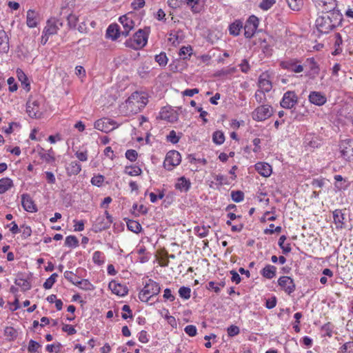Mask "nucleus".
I'll use <instances>...</instances> for the list:
<instances>
[{
  "label": "nucleus",
  "instance_id": "f257e3e1",
  "mask_svg": "<svg viewBox=\"0 0 353 353\" xmlns=\"http://www.w3.org/2000/svg\"><path fill=\"white\" fill-rule=\"evenodd\" d=\"M343 17L340 12H325L316 20V26L321 33L327 34L341 25Z\"/></svg>",
  "mask_w": 353,
  "mask_h": 353
},
{
  "label": "nucleus",
  "instance_id": "f03ea898",
  "mask_svg": "<svg viewBox=\"0 0 353 353\" xmlns=\"http://www.w3.org/2000/svg\"><path fill=\"white\" fill-rule=\"evenodd\" d=\"M148 99L145 94L134 92L125 101V107L129 114H137L148 103Z\"/></svg>",
  "mask_w": 353,
  "mask_h": 353
},
{
  "label": "nucleus",
  "instance_id": "7ed1b4c3",
  "mask_svg": "<svg viewBox=\"0 0 353 353\" xmlns=\"http://www.w3.org/2000/svg\"><path fill=\"white\" fill-rule=\"evenodd\" d=\"M150 32V27L139 29L134 33L132 38H130L125 41V46L134 50L143 48L147 44Z\"/></svg>",
  "mask_w": 353,
  "mask_h": 353
},
{
  "label": "nucleus",
  "instance_id": "20e7f679",
  "mask_svg": "<svg viewBox=\"0 0 353 353\" xmlns=\"http://www.w3.org/2000/svg\"><path fill=\"white\" fill-rule=\"evenodd\" d=\"M160 290L161 288L159 283L152 279H149L143 290L139 292V298L143 302H148L150 299L157 295Z\"/></svg>",
  "mask_w": 353,
  "mask_h": 353
},
{
  "label": "nucleus",
  "instance_id": "39448f33",
  "mask_svg": "<svg viewBox=\"0 0 353 353\" xmlns=\"http://www.w3.org/2000/svg\"><path fill=\"white\" fill-rule=\"evenodd\" d=\"M43 100L41 99H30L26 103V112L31 118H39L42 115Z\"/></svg>",
  "mask_w": 353,
  "mask_h": 353
},
{
  "label": "nucleus",
  "instance_id": "423d86ee",
  "mask_svg": "<svg viewBox=\"0 0 353 353\" xmlns=\"http://www.w3.org/2000/svg\"><path fill=\"white\" fill-rule=\"evenodd\" d=\"M272 113V108L270 105H262L252 112V117L254 121H263L270 117Z\"/></svg>",
  "mask_w": 353,
  "mask_h": 353
},
{
  "label": "nucleus",
  "instance_id": "0eeeda50",
  "mask_svg": "<svg viewBox=\"0 0 353 353\" xmlns=\"http://www.w3.org/2000/svg\"><path fill=\"white\" fill-rule=\"evenodd\" d=\"M181 161L180 153L176 150L169 151L163 162V166L168 170H172L175 166L178 165Z\"/></svg>",
  "mask_w": 353,
  "mask_h": 353
},
{
  "label": "nucleus",
  "instance_id": "6e6552de",
  "mask_svg": "<svg viewBox=\"0 0 353 353\" xmlns=\"http://www.w3.org/2000/svg\"><path fill=\"white\" fill-rule=\"evenodd\" d=\"M94 127L98 130L108 133L114 130L117 125H116L114 121L107 118H102L94 122Z\"/></svg>",
  "mask_w": 353,
  "mask_h": 353
},
{
  "label": "nucleus",
  "instance_id": "1a4fd4ad",
  "mask_svg": "<svg viewBox=\"0 0 353 353\" xmlns=\"http://www.w3.org/2000/svg\"><path fill=\"white\" fill-rule=\"evenodd\" d=\"M342 156L347 161L353 162V140H342L339 145Z\"/></svg>",
  "mask_w": 353,
  "mask_h": 353
},
{
  "label": "nucleus",
  "instance_id": "9d476101",
  "mask_svg": "<svg viewBox=\"0 0 353 353\" xmlns=\"http://www.w3.org/2000/svg\"><path fill=\"white\" fill-rule=\"evenodd\" d=\"M259 26V19L252 15L248 18L244 26V35L246 38H251L254 34Z\"/></svg>",
  "mask_w": 353,
  "mask_h": 353
},
{
  "label": "nucleus",
  "instance_id": "9b49d317",
  "mask_svg": "<svg viewBox=\"0 0 353 353\" xmlns=\"http://www.w3.org/2000/svg\"><path fill=\"white\" fill-rule=\"evenodd\" d=\"M298 102V97L294 91L286 92L281 101V105L283 108L291 109Z\"/></svg>",
  "mask_w": 353,
  "mask_h": 353
},
{
  "label": "nucleus",
  "instance_id": "f8f14e48",
  "mask_svg": "<svg viewBox=\"0 0 353 353\" xmlns=\"http://www.w3.org/2000/svg\"><path fill=\"white\" fill-rule=\"evenodd\" d=\"M278 283L281 288L288 294H290L295 290V284L293 279L290 276H281L278 280Z\"/></svg>",
  "mask_w": 353,
  "mask_h": 353
},
{
  "label": "nucleus",
  "instance_id": "ddd939ff",
  "mask_svg": "<svg viewBox=\"0 0 353 353\" xmlns=\"http://www.w3.org/2000/svg\"><path fill=\"white\" fill-rule=\"evenodd\" d=\"M119 21L123 26L121 35L127 37L130 30H132L134 27V21L128 14L120 17Z\"/></svg>",
  "mask_w": 353,
  "mask_h": 353
},
{
  "label": "nucleus",
  "instance_id": "4468645a",
  "mask_svg": "<svg viewBox=\"0 0 353 353\" xmlns=\"http://www.w3.org/2000/svg\"><path fill=\"white\" fill-rule=\"evenodd\" d=\"M112 223V219L105 218V216H99L95 221L93 227L96 232L109 228Z\"/></svg>",
  "mask_w": 353,
  "mask_h": 353
},
{
  "label": "nucleus",
  "instance_id": "2eb2a0df",
  "mask_svg": "<svg viewBox=\"0 0 353 353\" xmlns=\"http://www.w3.org/2000/svg\"><path fill=\"white\" fill-rule=\"evenodd\" d=\"M309 101L318 106H321L327 102L326 96L321 92L312 91L308 96Z\"/></svg>",
  "mask_w": 353,
  "mask_h": 353
},
{
  "label": "nucleus",
  "instance_id": "dca6fc26",
  "mask_svg": "<svg viewBox=\"0 0 353 353\" xmlns=\"http://www.w3.org/2000/svg\"><path fill=\"white\" fill-rule=\"evenodd\" d=\"M319 6L321 7L322 14L325 12H340L336 8V0H321Z\"/></svg>",
  "mask_w": 353,
  "mask_h": 353
},
{
  "label": "nucleus",
  "instance_id": "f3484780",
  "mask_svg": "<svg viewBox=\"0 0 353 353\" xmlns=\"http://www.w3.org/2000/svg\"><path fill=\"white\" fill-rule=\"evenodd\" d=\"M259 90L268 92L272 88V83L270 80V76L267 72L262 73L259 78Z\"/></svg>",
  "mask_w": 353,
  "mask_h": 353
},
{
  "label": "nucleus",
  "instance_id": "a211bd4d",
  "mask_svg": "<svg viewBox=\"0 0 353 353\" xmlns=\"http://www.w3.org/2000/svg\"><path fill=\"white\" fill-rule=\"evenodd\" d=\"M121 35V30L117 23L110 24L106 30V37L112 41L117 40Z\"/></svg>",
  "mask_w": 353,
  "mask_h": 353
},
{
  "label": "nucleus",
  "instance_id": "6ab92c4d",
  "mask_svg": "<svg viewBox=\"0 0 353 353\" xmlns=\"http://www.w3.org/2000/svg\"><path fill=\"white\" fill-rule=\"evenodd\" d=\"M21 205L23 209L29 212H35L37 211L36 205L31 197L28 194H23L21 196Z\"/></svg>",
  "mask_w": 353,
  "mask_h": 353
},
{
  "label": "nucleus",
  "instance_id": "aec40b11",
  "mask_svg": "<svg viewBox=\"0 0 353 353\" xmlns=\"http://www.w3.org/2000/svg\"><path fill=\"white\" fill-rule=\"evenodd\" d=\"M109 288L112 293L120 296H125L128 293V288L125 285L117 283L114 281L110 282Z\"/></svg>",
  "mask_w": 353,
  "mask_h": 353
},
{
  "label": "nucleus",
  "instance_id": "412c9836",
  "mask_svg": "<svg viewBox=\"0 0 353 353\" xmlns=\"http://www.w3.org/2000/svg\"><path fill=\"white\" fill-rule=\"evenodd\" d=\"M281 66L284 69L288 70L296 73L301 72L303 70V65L300 64L298 65L297 61L294 60L283 61L281 63Z\"/></svg>",
  "mask_w": 353,
  "mask_h": 353
},
{
  "label": "nucleus",
  "instance_id": "4be33fe9",
  "mask_svg": "<svg viewBox=\"0 0 353 353\" xmlns=\"http://www.w3.org/2000/svg\"><path fill=\"white\" fill-rule=\"evenodd\" d=\"M184 39L182 30H172L169 34L168 41L174 46L179 45Z\"/></svg>",
  "mask_w": 353,
  "mask_h": 353
},
{
  "label": "nucleus",
  "instance_id": "5701e85b",
  "mask_svg": "<svg viewBox=\"0 0 353 353\" xmlns=\"http://www.w3.org/2000/svg\"><path fill=\"white\" fill-rule=\"evenodd\" d=\"M255 169L259 172V174L264 177L270 176L272 173V167L267 163L259 162L256 163Z\"/></svg>",
  "mask_w": 353,
  "mask_h": 353
},
{
  "label": "nucleus",
  "instance_id": "b1692460",
  "mask_svg": "<svg viewBox=\"0 0 353 353\" xmlns=\"http://www.w3.org/2000/svg\"><path fill=\"white\" fill-rule=\"evenodd\" d=\"M58 30L59 26H57V22H54V19H49L47 22V26L45 27L43 31L44 36L42 37V39L47 36L56 34Z\"/></svg>",
  "mask_w": 353,
  "mask_h": 353
},
{
  "label": "nucleus",
  "instance_id": "393cba45",
  "mask_svg": "<svg viewBox=\"0 0 353 353\" xmlns=\"http://www.w3.org/2000/svg\"><path fill=\"white\" fill-rule=\"evenodd\" d=\"M39 21V15L33 10H29L27 12V26L29 28H34Z\"/></svg>",
  "mask_w": 353,
  "mask_h": 353
},
{
  "label": "nucleus",
  "instance_id": "a878e982",
  "mask_svg": "<svg viewBox=\"0 0 353 353\" xmlns=\"http://www.w3.org/2000/svg\"><path fill=\"white\" fill-rule=\"evenodd\" d=\"M176 190L181 192H188L191 187V183L189 179L185 176L179 177L174 185Z\"/></svg>",
  "mask_w": 353,
  "mask_h": 353
},
{
  "label": "nucleus",
  "instance_id": "bb28decb",
  "mask_svg": "<svg viewBox=\"0 0 353 353\" xmlns=\"http://www.w3.org/2000/svg\"><path fill=\"white\" fill-rule=\"evenodd\" d=\"M276 272V268L272 265H267L261 271V274L263 277L271 279L275 276Z\"/></svg>",
  "mask_w": 353,
  "mask_h": 353
},
{
  "label": "nucleus",
  "instance_id": "cd10ccee",
  "mask_svg": "<svg viewBox=\"0 0 353 353\" xmlns=\"http://www.w3.org/2000/svg\"><path fill=\"white\" fill-rule=\"evenodd\" d=\"M306 63L310 68V74L314 78L319 73V68L314 58H310L306 60Z\"/></svg>",
  "mask_w": 353,
  "mask_h": 353
},
{
  "label": "nucleus",
  "instance_id": "c85d7f7f",
  "mask_svg": "<svg viewBox=\"0 0 353 353\" xmlns=\"http://www.w3.org/2000/svg\"><path fill=\"white\" fill-rule=\"evenodd\" d=\"M67 172L69 175H77L81 170V165L77 161H72L66 168Z\"/></svg>",
  "mask_w": 353,
  "mask_h": 353
},
{
  "label": "nucleus",
  "instance_id": "c756f323",
  "mask_svg": "<svg viewBox=\"0 0 353 353\" xmlns=\"http://www.w3.org/2000/svg\"><path fill=\"white\" fill-rule=\"evenodd\" d=\"M243 27V23L239 20H236L234 22L230 25V34L234 36H238Z\"/></svg>",
  "mask_w": 353,
  "mask_h": 353
},
{
  "label": "nucleus",
  "instance_id": "7c9ffc66",
  "mask_svg": "<svg viewBox=\"0 0 353 353\" xmlns=\"http://www.w3.org/2000/svg\"><path fill=\"white\" fill-rule=\"evenodd\" d=\"M13 186L12 181L9 178L0 179V194L5 193Z\"/></svg>",
  "mask_w": 353,
  "mask_h": 353
},
{
  "label": "nucleus",
  "instance_id": "2f4dec72",
  "mask_svg": "<svg viewBox=\"0 0 353 353\" xmlns=\"http://www.w3.org/2000/svg\"><path fill=\"white\" fill-rule=\"evenodd\" d=\"M210 228V225L196 226L194 231L199 237L204 238L208 236Z\"/></svg>",
  "mask_w": 353,
  "mask_h": 353
},
{
  "label": "nucleus",
  "instance_id": "473e14b6",
  "mask_svg": "<svg viewBox=\"0 0 353 353\" xmlns=\"http://www.w3.org/2000/svg\"><path fill=\"white\" fill-rule=\"evenodd\" d=\"M127 226L128 230L134 233H139L142 229L140 223L138 221L134 220H130L128 222H127Z\"/></svg>",
  "mask_w": 353,
  "mask_h": 353
},
{
  "label": "nucleus",
  "instance_id": "72a5a7b5",
  "mask_svg": "<svg viewBox=\"0 0 353 353\" xmlns=\"http://www.w3.org/2000/svg\"><path fill=\"white\" fill-rule=\"evenodd\" d=\"M125 173L130 176H139L142 173L141 169L138 166H126Z\"/></svg>",
  "mask_w": 353,
  "mask_h": 353
},
{
  "label": "nucleus",
  "instance_id": "f704fd0d",
  "mask_svg": "<svg viewBox=\"0 0 353 353\" xmlns=\"http://www.w3.org/2000/svg\"><path fill=\"white\" fill-rule=\"evenodd\" d=\"M290 8L294 11L299 10L303 4V0H286Z\"/></svg>",
  "mask_w": 353,
  "mask_h": 353
},
{
  "label": "nucleus",
  "instance_id": "c9c22d12",
  "mask_svg": "<svg viewBox=\"0 0 353 353\" xmlns=\"http://www.w3.org/2000/svg\"><path fill=\"white\" fill-rule=\"evenodd\" d=\"M212 140L214 143L221 145L225 141V136L221 131H216L212 134Z\"/></svg>",
  "mask_w": 353,
  "mask_h": 353
},
{
  "label": "nucleus",
  "instance_id": "e433bc0d",
  "mask_svg": "<svg viewBox=\"0 0 353 353\" xmlns=\"http://www.w3.org/2000/svg\"><path fill=\"white\" fill-rule=\"evenodd\" d=\"M187 4L191 7L193 12L198 13L202 9V6L199 3V0H187Z\"/></svg>",
  "mask_w": 353,
  "mask_h": 353
},
{
  "label": "nucleus",
  "instance_id": "4c0bfd02",
  "mask_svg": "<svg viewBox=\"0 0 353 353\" xmlns=\"http://www.w3.org/2000/svg\"><path fill=\"white\" fill-rule=\"evenodd\" d=\"M285 240L286 236L285 235H282L281 236H280L279 239V245L281 248L284 254H288L291 251V247L290 244L289 243L285 245L284 242Z\"/></svg>",
  "mask_w": 353,
  "mask_h": 353
},
{
  "label": "nucleus",
  "instance_id": "58836bf2",
  "mask_svg": "<svg viewBox=\"0 0 353 353\" xmlns=\"http://www.w3.org/2000/svg\"><path fill=\"white\" fill-rule=\"evenodd\" d=\"M57 277L58 274L57 273H53L48 279L46 280L43 283V288L46 290L52 288L54 283L56 282Z\"/></svg>",
  "mask_w": 353,
  "mask_h": 353
},
{
  "label": "nucleus",
  "instance_id": "ea45409f",
  "mask_svg": "<svg viewBox=\"0 0 353 353\" xmlns=\"http://www.w3.org/2000/svg\"><path fill=\"white\" fill-rule=\"evenodd\" d=\"M333 218L334 223L336 224H341V228L342 227V225L343 223L344 216L343 214L342 213L341 210H336L333 212Z\"/></svg>",
  "mask_w": 353,
  "mask_h": 353
},
{
  "label": "nucleus",
  "instance_id": "a19ab883",
  "mask_svg": "<svg viewBox=\"0 0 353 353\" xmlns=\"http://www.w3.org/2000/svg\"><path fill=\"white\" fill-rule=\"evenodd\" d=\"M64 277L70 283L75 285L79 283V277L71 271H65L64 272Z\"/></svg>",
  "mask_w": 353,
  "mask_h": 353
},
{
  "label": "nucleus",
  "instance_id": "79ce46f5",
  "mask_svg": "<svg viewBox=\"0 0 353 353\" xmlns=\"http://www.w3.org/2000/svg\"><path fill=\"white\" fill-rule=\"evenodd\" d=\"M93 262L97 265H101L104 263V255L100 251H96L92 256Z\"/></svg>",
  "mask_w": 353,
  "mask_h": 353
},
{
  "label": "nucleus",
  "instance_id": "37998d69",
  "mask_svg": "<svg viewBox=\"0 0 353 353\" xmlns=\"http://www.w3.org/2000/svg\"><path fill=\"white\" fill-rule=\"evenodd\" d=\"M179 296L184 299H189L191 296V289L188 287H181L179 290Z\"/></svg>",
  "mask_w": 353,
  "mask_h": 353
},
{
  "label": "nucleus",
  "instance_id": "c03bdc74",
  "mask_svg": "<svg viewBox=\"0 0 353 353\" xmlns=\"http://www.w3.org/2000/svg\"><path fill=\"white\" fill-rule=\"evenodd\" d=\"M14 283L21 287L23 291L30 290L31 287L30 283L23 279H16Z\"/></svg>",
  "mask_w": 353,
  "mask_h": 353
},
{
  "label": "nucleus",
  "instance_id": "a18cd8bd",
  "mask_svg": "<svg viewBox=\"0 0 353 353\" xmlns=\"http://www.w3.org/2000/svg\"><path fill=\"white\" fill-rule=\"evenodd\" d=\"M65 244L68 247L75 248L79 245V241L74 236H68L65 238Z\"/></svg>",
  "mask_w": 353,
  "mask_h": 353
},
{
  "label": "nucleus",
  "instance_id": "49530a36",
  "mask_svg": "<svg viewBox=\"0 0 353 353\" xmlns=\"http://www.w3.org/2000/svg\"><path fill=\"white\" fill-rule=\"evenodd\" d=\"M232 199L236 203L241 202L244 199V193L241 190L232 191L231 192Z\"/></svg>",
  "mask_w": 353,
  "mask_h": 353
},
{
  "label": "nucleus",
  "instance_id": "de8ad7c7",
  "mask_svg": "<svg viewBox=\"0 0 353 353\" xmlns=\"http://www.w3.org/2000/svg\"><path fill=\"white\" fill-rule=\"evenodd\" d=\"M78 20V17L72 13L70 14L67 17L68 24L71 28H76Z\"/></svg>",
  "mask_w": 353,
  "mask_h": 353
},
{
  "label": "nucleus",
  "instance_id": "09e8293b",
  "mask_svg": "<svg viewBox=\"0 0 353 353\" xmlns=\"http://www.w3.org/2000/svg\"><path fill=\"white\" fill-rule=\"evenodd\" d=\"M276 0H262L259 3V8L263 10H269L274 3Z\"/></svg>",
  "mask_w": 353,
  "mask_h": 353
},
{
  "label": "nucleus",
  "instance_id": "8fccbe9b",
  "mask_svg": "<svg viewBox=\"0 0 353 353\" xmlns=\"http://www.w3.org/2000/svg\"><path fill=\"white\" fill-rule=\"evenodd\" d=\"M155 61L161 66H165L168 63V58L164 52L155 56Z\"/></svg>",
  "mask_w": 353,
  "mask_h": 353
},
{
  "label": "nucleus",
  "instance_id": "3c124183",
  "mask_svg": "<svg viewBox=\"0 0 353 353\" xmlns=\"http://www.w3.org/2000/svg\"><path fill=\"white\" fill-rule=\"evenodd\" d=\"M192 49L191 46H183L180 49L179 55L183 59L188 58V56H190L192 54Z\"/></svg>",
  "mask_w": 353,
  "mask_h": 353
},
{
  "label": "nucleus",
  "instance_id": "603ef678",
  "mask_svg": "<svg viewBox=\"0 0 353 353\" xmlns=\"http://www.w3.org/2000/svg\"><path fill=\"white\" fill-rule=\"evenodd\" d=\"M40 157L45 161L50 163L54 161V157L49 152H46L43 149L39 152Z\"/></svg>",
  "mask_w": 353,
  "mask_h": 353
},
{
  "label": "nucleus",
  "instance_id": "864d4df0",
  "mask_svg": "<svg viewBox=\"0 0 353 353\" xmlns=\"http://www.w3.org/2000/svg\"><path fill=\"white\" fill-rule=\"evenodd\" d=\"M104 181V176L101 174L94 176L91 179V183L93 185L101 187Z\"/></svg>",
  "mask_w": 353,
  "mask_h": 353
},
{
  "label": "nucleus",
  "instance_id": "5fc2aeb1",
  "mask_svg": "<svg viewBox=\"0 0 353 353\" xmlns=\"http://www.w3.org/2000/svg\"><path fill=\"white\" fill-rule=\"evenodd\" d=\"M265 91L261 90H258L255 92L254 97H255L257 103H263L265 102L266 97H265Z\"/></svg>",
  "mask_w": 353,
  "mask_h": 353
},
{
  "label": "nucleus",
  "instance_id": "6e6d98bb",
  "mask_svg": "<svg viewBox=\"0 0 353 353\" xmlns=\"http://www.w3.org/2000/svg\"><path fill=\"white\" fill-rule=\"evenodd\" d=\"M236 72V68L234 67H232L227 69H222L221 70H219L216 73V76L217 77H221V76H226L228 74H233Z\"/></svg>",
  "mask_w": 353,
  "mask_h": 353
},
{
  "label": "nucleus",
  "instance_id": "4d7b16f0",
  "mask_svg": "<svg viewBox=\"0 0 353 353\" xmlns=\"http://www.w3.org/2000/svg\"><path fill=\"white\" fill-rule=\"evenodd\" d=\"M41 347L40 344L34 340H30L28 347V350L30 353H35Z\"/></svg>",
  "mask_w": 353,
  "mask_h": 353
},
{
  "label": "nucleus",
  "instance_id": "13d9d810",
  "mask_svg": "<svg viewBox=\"0 0 353 353\" xmlns=\"http://www.w3.org/2000/svg\"><path fill=\"white\" fill-rule=\"evenodd\" d=\"M138 153L134 150H128L125 152V157L132 162L137 160Z\"/></svg>",
  "mask_w": 353,
  "mask_h": 353
},
{
  "label": "nucleus",
  "instance_id": "bf43d9fd",
  "mask_svg": "<svg viewBox=\"0 0 353 353\" xmlns=\"http://www.w3.org/2000/svg\"><path fill=\"white\" fill-rule=\"evenodd\" d=\"M77 286H79L83 290H90L91 283L87 279H79V283L76 284Z\"/></svg>",
  "mask_w": 353,
  "mask_h": 353
},
{
  "label": "nucleus",
  "instance_id": "052dcab7",
  "mask_svg": "<svg viewBox=\"0 0 353 353\" xmlns=\"http://www.w3.org/2000/svg\"><path fill=\"white\" fill-rule=\"evenodd\" d=\"M343 40L341 34L339 33L335 34V42L334 46L336 47L335 52L336 54L339 53V51H341V49L339 48L340 46L342 44Z\"/></svg>",
  "mask_w": 353,
  "mask_h": 353
},
{
  "label": "nucleus",
  "instance_id": "680f3d73",
  "mask_svg": "<svg viewBox=\"0 0 353 353\" xmlns=\"http://www.w3.org/2000/svg\"><path fill=\"white\" fill-rule=\"evenodd\" d=\"M122 310L125 312V313H123L121 315L123 319H127L129 317H132V310L128 305H124L122 307Z\"/></svg>",
  "mask_w": 353,
  "mask_h": 353
},
{
  "label": "nucleus",
  "instance_id": "e2e57ef3",
  "mask_svg": "<svg viewBox=\"0 0 353 353\" xmlns=\"http://www.w3.org/2000/svg\"><path fill=\"white\" fill-rule=\"evenodd\" d=\"M167 139L172 143H176L179 141V137L176 136V132L174 130H172L167 136Z\"/></svg>",
  "mask_w": 353,
  "mask_h": 353
},
{
  "label": "nucleus",
  "instance_id": "0e129e2a",
  "mask_svg": "<svg viewBox=\"0 0 353 353\" xmlns=\"http://www.w3.org/2000/svg\"><path fill=\"white\" fill-rule=\"evenodd\" d=\"M184 330L190 336H194L196 334V327L193 325H187Z\"/></svg>",
  "mask_w": 353,
  "mask_h": 353
},
{
  "label": "nucleus",
  "instance_id": "69168bd1",
  "mask_svg": "<svg viewBox=\"0 0 353 353\" xmlns=\"http://www.w3.org/2000/svg\"><path fill=\"white\" fill-rule=\"evenodd\" d=\"M240 330L239 327L232 325L228 328V334L230 336H234L239 334Z\"/></svg>",
  "mask_w": 353,
  "mask_h": 353
},
{
  "label": "nucleus",
  "instance_id": "338daca9",
  "mask_svg": "<svg viewBox=\"0 0 353 353\" xmlns=\"http://www.w3.org/2000/svg\"><path fill=\"white\" fill-rule=\"evenodd\" d=\"M21 228L22 229V236L25 239L30 236L32 234V230L30 226L23 225L21 226Z\"/></svg>",
  "mask_w": 353,
  "mask_h": 353
},
{
  "label": "nucleus",
  "instance_id": "774afa93",
  "mask_svg": "<svg viewBox=\"0 0 353 353\" xmlns=\"http://www.w3.org/2000/svg\"><path fill=\"white\" fill-rule=\"evenodd\" d=\"M341 349L343 352L347 353H353V342L350 341L345 343L342 347Z\"/></svg>",
  "mask_w": 353,
  "mask_h": 353
}]
</instances>
